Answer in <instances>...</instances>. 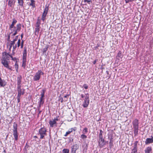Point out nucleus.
Wrapping results in <instances>:
<instances>
[{"label":"nucleus","instance_id":"obj_35","mask_svg":"<svg viewBox=\"0 0 153 153\" xmlns=\"http://www.w3.org/2000/svg\"><path fill=\"white\" fill-rule=\"evenodd\" d=\"M26 61H22V67L25 69L26 66Z\"/></svg>","mask_w":153,"mask_h":153},{"label":"nucleus","instance_id":"obj_43","mask_svg":"<svg viewBox=\"0 0 153 153\" xmlns=\"http://www.w3.org/2000/svg\"><path fill=\"white\" fill-rule=\"evenodd\" d=\"M81 137L82 139H85L87 137L86 135H84V134H82L81 135Z\"/></svg>","mask_w":153,"mask_h":153},{"label":"nucleus","instance_id":"obj_33","mask_svg":"<svg viewBox=\"0 0 153 153\" xmlns=\"http://www.w3.org/2000/svg\"><path fill=\"white\" fill-rule=\"evenodd\" d=\"M29 147V146L27 145V143H26L25 144V148L24 149V152L25 153H27V149Z\"/></svg>","mask_w":153,"mask_h":153},{"label":"nucleus","instance_id":"obj_40","mask_svg":"<svg viewBox=\"0 0 153 153\" xmlns=\"http://www.w3.org/2000/svg\"><path fill=\"white\" fill-rule=\"evenodd\" d=\"M82 132L83 134H86L88 132V129L87 128H84Z\"/></svg>","mask_w":153,"mask_h":153},{"label":"nucleus","instance_id":"obj_56","mask_svg":"<svg viewBox=\"0 0 153 153\" xmlns=\"http://www.w3.org/2000/svg\"><path fill=\"white\" fill-rule=\"evenodd\" d=\"M12 60H14L15 59H16V58H13V57L11 58Z\"/></svg>","mask_w":153,"mask_h":153},{"label":"nucleus","instance_id":"obj_2","mask_svg":"<svg viewBox=\"0 0 153 153\" xmlns=\"http://www.w3.org/2000/svg\"><path fill=\"white\" fill-rule=\"evenodd\" d=\"M2 57L1 59V62L5 68L12 71V67L9 65L10 59L9 57L12 58L13 57L11 54H10L6 52H2Z\"/></svg>","mask_w":153,"mask_h":153},{"label":"nucleus","instance_id":"obj_7","mask_svg":"<svg viewBox=\"0 0 153 153\" xmlns=\"http://www.w3.org/2000/svg\"><path fill=\"white\" fill-rule=\"evenodd\" d=\"M44 73L41 70H39L37 72L33 77V79L34 81L39 80L41 75H43Z\"/></svg>","mask_w":153,"mask_h":153},{"label":"nucleus","instance_id":"obj_15","mask_svg":"<svg viewBox=\"0 0 153 153\" xmlns=\"http://www.w3.org/2000/svg\"><path fill=\"white\" fill-rule=\"evenodd\" d=\"M22 79V77L21 75H19L17 76V86H21Z\"/></svg>","mask_w":153,"mask_h":153},{"label":"nucleus","instance_id":"obj_45","mask_svg":"<svg viewBox=\"0 0 153 153\" xmlns=\"http://www.w3.org/2000/svg\"><path fill=\"white\" fill-rule=\"evenodd\" d=\"M137 145H134V148L132 150H137Z\"/></svg>","mask_w":153,"mask_h":153},{"label":"nucleus","instance_id":"obj_50","mask_svg":"<svg viewBox=\"0 0 153 153\" xmlns=\"http://www.w3.org/2000/svg\"><path fill=\"white\" fill-rule=\"evenodd\" d=\"M17 39H16L15 38L13 41H11V42H14V44H15V42L17 40Z\"/></svg>","mask_w":153,"mask_h":153},{"label":"nucleus","instance_id":"obj_57","mask_svg":"<svg viewBox=\"0 0 153 153\" xmlns=\"http://www.w3.org/2000/svg\"><path fill=\"white\" fill-rule=\"evenodd\" d=\"M34 137H35V138H37V137L36 136H34Z\"/></svg>","mask_w":153,"mask_h":153},{"label":"nucleus","instance_id":"obj_60","mask_svg":"<svg viewBox=\"0 0 153 153\" xmlns=\"http://www.w3.org/2000/svg\"><path fill=\"white\" fill-rule=\"evenodd\" d=\"M7 116L8 117V116H9V115H7Z\"/></svg>","mask_w":153,"mask_h":153},{"label":"nucleus","instance_id":"obj_49","mask_svg":"<svg viewBox=\"0 0 153 153\" xmlns=\"http://www.w3.org/2000/svg\"><path fill=\"white\" fill-rule=\"evenodd\" d=\"M91 1V0H84V2H87L88 3H89Z\"/></svg>","mask_w":153,"mask_h":153},{"label":"nucleus","instance_id":"obj_44","mask_svg":"<svg viewBox=\"0 0 153 153\" xmlns=\"http://www.w3.org/2000/svg\"><path fill=\"white\" fill-rule=\"evenodd\" d=\"M83 87L85 89H87L88 88V86L86 84H84L83 85Z\"/></svg>","mask_w":153,"mask_h":153},{"label":"nucleus","instance_id":"obj_36","mask_svg":"<svg viewBox=\"0 0 153 153\" xmlns=\"http://www.w3.org/2000/svg\"><path fill=\"white\" fill-rule=\"evenodd\" d=\"M45 89H42V92H41V97L44 98V97L45 93Z\"/></svg>","mask_w":153,"mask_h":153},{"label":"nucleus","instance_id":"obj_37","mask_svg":"<svg viewBox=\"0 0 153 153\" xmlns=\"http://www.w3.org/2000/svg\"><path fill=\"white\" fill-rule=\"evenodd\" d=\"M117 56L120 57V58H122V54L121 52L120 51H119L118 52Z\"/></svg>","mask_w":153,"mask_h":153},{"label":"nucleus","instance_id":"obj_59","mask_svg":"<svg viewBox=\"0 0 153 153\" xmlns=\"http://www.w3.org/2000/svg\"><path fill=\"white\" fill-rule=\"evenodd\" d=\"M96 153H98V152H97Z\"/></svg>","mask_w":153,"mask_h":153},{"label":"nucleus","instance_id":"obj_30","mask_svg":"<svg viewBox=\"0 0 153 153\" xmlns=\"http://www.w3.org/2000/svg\"><path fill=\"white\" fill-rule=\"evenodd\" d=\"M31 3L29 5L31 6L33 8L35 7V1L34 0H30Z\"/></svg>","mask_w":153,"mask_h":153},{"label":"nucleus","instance_id":"obj_39","mask_svg":"<svg viewBox=\"0 0 153 153\" xmlns=\"http://www.w3.org/2000/svg\"><path fill=\"white\" fill-rule=\"evenodd\" d=\"M48 45L47 46H46L45 48H43V53H45L48 50Z\"/></svg>","mask_w":153,"mask_h":153},{"label":"nucleus","instance_id":"obj_20","mask_svg":"<svg viewBox=\"0 0 153 153\" xmlns=\"http://www.w3.org/2000/svg\"><path fill=\"white\" fill-rule=\"evenodd\" d=\"M151 138H147L146 139L145 142L146 144H148L153 143V137L152 136H151Z\"/></svg>","mask_w":153,"mask_h":153},{"label":"nucleus","instance_id":"obj_19","mask_svg":"<svg viewBox=\"0 0 153 153\" xmlns=\"http://www.w3.org/2000/svg\"><path fill=\"white\" fill-rule=\"evenodd\" d=\"M23 44H24V41L23 40H22L21 42V40L20 39L18 40V42H17V43L16 44L17 47L19 48V47L21 46V49L23 47Z\"/></svg>","mask_w":153,"mask_h":153},{"label":"nucleus","instance_id":"obj_24","mask_svg":"<svg viewBox=\"0 0 153 153\" xmlns=\"http://www.w3.org/2000/svg\"><path fill=\"white\" fill-rule=\"evenodd\" d=\"M40 27H36L35 28V35L38 36L39 32L40 30Z\"/></svg>","mask_w":153,"mask_h":153},{"label":"nucleus","instance_id":"obj_25","mask_svg":"<svg viewBox=\"0 0 153 153\" xmlns=\"http://www.w3.org/2000/svg\"><path fill=\"white\" fill-rule=\"evenodd\" d=\"M41 25V21L40 19H39V18H38L37 22L36 23L35 25L36 27H40V25Z\"/></svg>","mask_w":153,"mask_h":153},{"label":"nucleus","instance_id":"obj_46","mask_svg":"<svg viewBox=\"0 0 153 153\" xmlns=\"http://www.w3.org/2000/svg\"><path fill=\"white\" fill-rule=\"evenodd\" d=\"M17 101H18V102H19L20 101V97L21 96H17Z\"/></svg>","mask_w":153,"mask_h":153},{"label":"nucleus","instance_id":"obj_55","mask_svg":"<svg viewBox=\"0 0 153 153\" xmlns=\"http://www.w3.org/2000/svg\"><path fill=\"white\" fill-rule=\"evenodd\" d=\"M106 72L107 73V75H108V74H109V72H108V71H106Z\"/></svg>","mask_w":153,"mask_h":153},{"label":"nucleus","instance_id":"obj_22","mask_svg":"<svg viewBox=\"0 0 153 153\" xmlns=\"http://www.w3.org/2000/svg\"><path fill=\"white\" fill-rule=\"evenodd\" d=\"M6 85V83L4 80H2L0 76V86L4 87Z\"/></svg>","mask_w":153,"mask_h":153},{"label":"nucleus","instance_id":"obj_13","mask_svg":"<svg viewBox=\"0 0 153 153\" xmlns=\"http://www.w3.org/2000/svg\"><path fill=\"white\" fill-rule=\"evenodd\" d=\"M76 129L77 128L75 127L69 129L66 132L65 134L64 135V136L65 137L67 136L68 134H70L73 131H76Z\"/></svg>","mask_w":153,"mask_h":153},{"label":"nucleus","instance_id":"obj_11","mask_svg":"<svg viewBox=\"0 0 153 153\" xmlns=\"http://www.w3.org/2000/svg\"><path fill=\"white\" fill-rule=\"evenodd\" d=\"M9 41L10 42L8 44V46H9V51H10L12 47H13V52L16 50V48L17 47V45L16 44L15 45H14L15 44L14 43V42H11L10 40Z\"/></svg>","mask_w":153,"mask_h":153},{"label":"nucleus","instance_id":"obj_16","mask_svg":"<svg viewBox=\"0 0 153 153\" xmlns=\"http://www.w3.org/2000/svg\"><path fill=\"white\" fill-rule=\"evenodd\" d=\"M79 146L77 144H75L72 146L71 147V153L76 152V150L79 148Z\"/></svg>","mask_w":153,"mask_h":153},{"label":"nucleus","instance_id":"obj_10","mask_svg":"<svg viewBox=\"0 0 153 153\" xmlns=\"http://www.w3.org/2000/svg\"><path fill=\"white\" fill-rule=\"evenodd\" d=\"M98 143V145L100 148L103 147L106 145V142L103 138H99Z\"/></svg>","mask_w":153,"mask_h":153},{"label":"nucleus","instance_id":"obj_26","mask_svg":"<svg viewBox=\"0 0 153 153\" xmlns=\"http://www.w3.org/2000/svg\"><path fill=\"white\" fill-rule=\"evenodd\" d=\"M18 0V6L20 7H23V4L24 3V1L23 0Z\"/></svg>","mask_w":153,"mask_h":153},{"label":"nucleus","instance_id":"obj_12","mask_svg":"<svg viewBox=\"0 0 153 153\" xmlns=\"http://www.w3.org/2000/svg\"><path fill=\"white\" fill-rule=\"evenodd\" d=\"M27 48L25 47L24 50L23 52L22 61H26L27 60Z\"/></svg>","mask_w":153,"mask_h":153},{"label":"nucleus","instance_id":"obj_31","mask_svg":"<svg viewBox=\"0 0 153 153\" xmlns=\"http://www.w3.org/2000/svg\"><path fill=\"white\" fill-rule=\"evenodd\" d=\"M15 68L16 69L17 73H18L19 71V65L17 62H16L14 65Z\"/></svg>","mask_w":153,"mask_h":153},{"label":"nucleus","instance_id":"obj_28","mask_svg":"<svg viewBox=\"0 0 153 153\" xmlns=\"http://www.w3.org/2000/svg\"><path fill=\"white\" fill-rule=\"evenodd\" d=\"M138 128L139 127L134 128V136H137L138 134Z\"/></svg>","mask_w":153,"mask_h":153},{"label":"nucleus","instance_id":"obj_52","mask_svg":"<svg viewBox=\"0 0 153 153\" xmlns=\"http://www.w3.org/2000/svg\"><path fill=\"white\" fill-rule=\"evenodd\" d=\"M96 62H97V60L95 59L94 61L93 62V64H94L95 65L96 63Z\"/></svg>","mask_w":153,"mask_h":153},{"label":"nucleus","instance_id":"obj_42","mask_svg":"<svg viewBox=\"0 0 153 153\" xmlns=\"http://www.w3.org/2000/svg\"><path fill=\"white\" fill-rule=\"evenodd\" d=\"M69 96V94H66L65 96H64V98H66L67 99L65 100H64V101L65 102L67 101L68 100V97Z\"/></svg>","mask_w":153,"mask_h":153},{"label":"nucleus","instance_id":"obj_61","mask_svg":"<svg viewBox=\"0 0 153 153\" xmlns=\"http://www.w3.org/2000/svg\"><path fill=\"white\" fill-rule=\"evenodd\" d=\"M75 153H76V152H75Z\"/></svg>","mask_w":153,"mask_h":153},{"label":"nucleus","instance_id":"obj_38","mask_svg":"<svg viewBox=\"0 0 153 153\" xmlns=\"http://www.w3.org/2000/svg\"><path fill=\"white\" fill-rule=\"evenodd\" d=\"M62 153H69V150L68 149H64L62 151Z\"/></svg>","mask_w":153,"mask_h":153},{"label":"nucleus","instance_id":"obj_8","mask_svg":"<svg viewBox=\"0 0 153 153\" xmlns=\"http://www.w3.org/2000/svg\"><path fill=\"white\" fill-rule=\"evenodd\" d=\"M47 130L45 128H41L39 131V133L40 135V138L43 139L47 135Z\"/></svg>","mask_w":153,"mask_h":153},{"label":"nucleus","instance_id":"obj_21","mask_svg":"<svg viewBox=\"0 0 153 153\" xmlns=\"http://www.w3.org/2000/svg\"><path fill=\"white\" fill-rule=\"evenodd\" d=\"M17 21L14 18L12 19V22L11 24L10 25L9 27H12L15 26V25L17 23Z\"/></svg>","mask_w":153,"mask_h":153},{"label":"nucleus","instance_id":"obj_3","mask_svg":"<svg viewBox=\"0 0 153 153\" xmlns=\"http://www.w3.org/2000/svg\"><path fill=\"white\" fill-rule=\"evenodd\" d=\"M21 24L20 23L17 24L16 27L14 26L12 27H9V29L10 30L11 32L10 33V35H11V33H15L17 34L18 32L20 31L21 29Z\"/></svg>","mask_w":153,"mask_h":153},{"label":"nucleus","instance_id":"obj_29","mask_svg":"<svg viewBox=\"0 0 153 153\" xmlns=\"http://www.w3.org/2000/svg\"><path fill=\"white\" fill-rule=\"evenodd\" d=\"M113 146V141L112 139H110L109 144V148L111 149Z\"/></svg>","mask_w":153,"mask_h":153},{"label":"nucleus","instance_id":"obj_9","mask_svg":"<svg viewBox=\"0 0 153 153\" xmlns=\"http://www.w3.org/2000/svg\"><path fill=\"white\" fill-rule=\"evenodd\" d=\"M48 9L49 8L48 7L46 6L44 10L41 19L43 21H44L45 19V17L48 13Z\"/></svg>","mask_w":153,"mask_h":153},{"label":"nucleus","instance_id":"obj_53","mask_svg":"<svg viewBox=\"0 0 153 153\" xmlns=\"http://www.w3.org/2000/svg\"><path fill=\"white\" fill-rule=\"evenodd\" d=\"M23 35H24V34H23V33H22L21 34V39L23 38Z\"/></svg>","mask_w":153,"mask_h":153},{"label":"nucleus","instance_id":"obj_34","mask_svg":"<svg viewBox=\"0 0 153 153\" xmlns=\"http://www.w3.org/2000/svg\"><path fill=\"white\" fill-rule=\"evenodd\" d=\"M13 1H13L12 0H9L8 2V6L11 7L13 4Z\"/></svg>","mask_w":153,"mask_h":153},{"label":"nucleus","instance_id":"obj_1","mask_svg":"<svg viewBox=\"0 0 153 153\" xmlns=\"http://www.w3.org/2000/svg\"><path fill=\"white\" fill-rule=\"evenodd\" d=\"M2 57L1 59V62L5 68L12 71V67L9 65L10 59L9 57L12 58L13 57L11 54H10L6 52H2Z\"/></svg>","mask_w":153,"mask_h":153},{"label":"nucleus","instance_id":"obj_6","mask_svg":"<svg viewBox=\"0 0 153 153\" xmlns=\"http://www.w3.org/2000/svg\"><path fill=\"white\" fill-rule=\"evenodd\" d=\"M18 125L16 123H14L13 125V134L16 141L18 140V134L17 131Z\"/></svg>","mask_w":153,"mask_h":153},{"label":"nucleus","instance_id":"obj_48","mask_svg":"<svg viewBox=\"0 0 153 153\" xmlns=\"http://www.w3.org/2000/svg\"><path fill=\"white\" fill-rule=\"evenodd\" d=\"M126 3H127L131 1V0H125Z\"/></svg>","mask_w":153,"mask_h":153},{"label":"nucleus","instance_id":"obj_51","mask_svg":"<svg viewBox=\"0 0 153 153\" xmlns=\"http://www.w3.org/2000/svg\"><path fill=\"white\" fill-rule=\"evenodd\" d=\"M138 143V141H136L134 143V145H137Z\"/></svg>","mask_w":153,"mask_h":153},{"label":"nucleus","instance_id":"obj_4","mask_svg":"<svg viewBox=\"0 0 153 153\" xmlns=\"http://www.w3.org/2000/svg\"><path fill=\"white\" fill-rule=\"evenodd\" d=\"M82 98L84 97V101L83 102L82 106L84 108L87 107L89 103V94L87 93L84 95L83 94H82L80 95Z\"/></svg>","mask_w":153,"mask_h":153},{"label":"nucleus","instance_id":"obj_18","mask_svg":"<svg viewBox=\"0 0 153 153\" xmlns=\"http://www.w3.org/2000/svg\"><path fill=\"white\" fill-rule=\"evenodd\" d=\"M133 128L139 127L138 120L137 119H134L132 121Z\"/></svg>","mask_w":153,"mask_h":153},{"label":"nucleus","instance_id":"obj_14","mask_svg":"<svg viewBox=\"0 0 153 153\" xmlns=\"http://www.w3.org/2000/svg\"><path fill=\"white\" fill-rule=\"evenodd\" d=\"M21 86H19L17 87V90L18 91L17 96H21L22 95H23L24 94V91H22L21 88Z\"/></svg>","mask_w":153,"mask_h":153},{"label":"nucleus","instance_id":"obj_17","mask_svg":"<svg viewBox=\"0 0 153 153\" xmlns=\"http://www.w3.org/2000/svg\"><path fill=\"white\" fill-rule=\"evenodd\" d=\"M44 98L42 97H40V100L38 102L39 106L38 108H40L41 106H43L44 102Z\"/></svg>","mask_w":153,"mask_h":153},{"label":"nucleus","instance_id":"obj_32","mask_svg":"<svg viewBox=\"0 0 153 153\" xmlns=\"http://www.w3.org/2000/svg\"><path fill=\"white\" fill-rule=\"evenodd\" d=\"M100 132L99 135V138H103L102 134L103 133V131L102 130H100Z\"/></svg>","mask_w":153,"mask_h":153},{"label":"nucleus","instance_id":"obj_41","mask_svg":"<svg viewBox=\"0 0 153 153\" xmlns=\"http://www.w3.org/2000/svg\"><path fill=\"white\" fill-rule=\"evenodd\" d=\"M59 100L60 101L61 103H62L63 101V98L61 97V95H60L59 97Z\"/></svg>","mask_w":153,"mask_h":153},{"label":"nucleus","instance_id":"obj_23","mask_svg":"<svg viewBox=\"0 0 153 153\" xmlns=\"http://www.w3.org/2000/svg\"><path fill=\"white\" fill-rule=\"evenodd\" d=\"M152 148L151 147L149 146L146 148L145 150V153H151Z\"/></svg>","mask_w":153,"mask_h":153},{"label":"nucleus","instance_id":"obj_58","mask_svg":"<svg viewBox=\"0 0 153 153\" xmlns=\"http://www.w3.org/2000/svg\"><path fill=\"white\" fill-rule=\"evenodd\" d=\"M110 77H111V76H110H110H109V77L108 78H110Z\"/></svg>","mask_w":153,"mask_h":153},{"label":"nucleus","instance_id":"obj_5","mask_svg":"<svg viewBox=\"0 0 153 153\" xmlns=\"http://www.w3.org/2000/svg\"><path fill=\"white\" fill-rule=\"evenodd\" d=\"M60 117L59 116H56L54 118L50 119L49 121L50 126L51 127H53L54 126H56L57 121H60Z\"/></svg>","mask_w":153,"mask_h":153},{"label":"nucleus","instance_id":"obj_27","mask_svg":"<svg viewBox=\"0 0 153 153\" xmlns=\"http://www.w3.org/2000/svg\"><path fill=\"white\" fill-rule=\"evenodd\" d=\"M17 34L15 33H11V35L9 34V35L8 36L7 38V40L8 41H10V36L11 38H13L14 36Z\"/></svg>","mask_w":153,"mask_h":153},{"label":"nucleus","instance_id":"obj_47","mask_svg":"<svg viewBox=\"0 0 153 153\" xmlns=\"http://www.w3.org/2000/svg\"><path fill=\"white\" fill-rule=\"evenodd\" d=\"M131 153H138L137 150H132Z\"/></svg>","mask_w":153,"mask_h":153},{"label":"nucleus","instance_id":"obj_54","mask_svg":"<svg viewBox=\"0 0 153 153\" xmlns=\"http://www.w3.org/2000/svg\"><path fill=\"white\" fill-rule=\"evenodd\" d=\"M18 36H19L18 35L16 36L15 38L16 39H18Z\"/></svg>","mask_w":153,"mask_h":153}]
</instances>
